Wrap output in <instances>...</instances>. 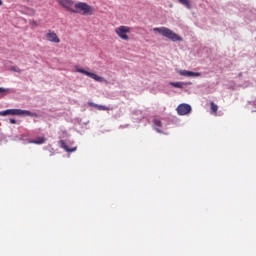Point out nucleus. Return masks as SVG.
Segmentation results:
<instances>
[{"label": "nucleus", "instance_id": "nucleus-9", "mask_svg": "<svg viewBox=\"0 0 256 256\" xmlns=\"http://www.w3.org/2000/svg\"><path fill=\"white\" fill-rule=\"evenodd\" d=\"M59 143L60 147L64 149V151H67V153H74V151H77V147L69 148V146H67V143H65V140H60Z\"/></svg>", "mask_w": 256, "mask_h": 256}, {"label": "nucleus", "instance_id": "nucleus-20", "mask_svg": "<svg viewBox=\"0 0 256 256\" xmlns=\"http://www.w3.org/2000/svg\"><path fill=\"white\" fill-rule=\"evenodd\" d=\"M88 105H89L90 107H95V106H97L98 104H95V103H93V102H89Z\"/></svg>", "mask_w": 256, "mask_h": 256}, {"label": "nucleus", "instance_id": "nucleus-21", "mask_svg": "<svg viewBox=\"0 0 256 256\" xmlns=\"http://www.w3.org/2000/svg\"><path fill=\"white\" fill-rule=\"evenodd\" d=\"M12 69H13V71H17L18 73H21V70H17L15 68H12Z\"/></svg>", "mask_w": 256, "mask_h": 256}, {"label": "nucleus", "instance_id": "nucleus-13", "mask_svg": "<svg viewBox=\"0 0 256 256\" xmlns=\"http://www.w3.org/2000/svg\"><path fill=\"white\" fill-rule=\"evenodd\" d=\"M172 87H176L177 89H183V83L182 82H172Z\"/></svg>", "mask_w": 256, "mask_h": 256}, {"label": "nucleus", "instance_id": "nucleus-17", "mask_svg": "<svg viewBox=\"0 0 256 256\" xmlns=\"http://www.w3.org/2000/svg\"><path fill=\"white\" fill-rule=\"evenodd\" d=\"M180 75H182L183 77H189V71L182 70V71H180Z\"/></svg>", "mask_w": 256, "mask_h": 256}, {"label": "nucleus", "instance_id": "nucleus-16", "mask_svg": "<svg viewBox=\"0 0 256 256\" xmlns=\"http://www.w3.org/2000/svg\"><path fill=\"white\" fill-rule=\"evenodd\" d=\"M154 125L156 127H162L163 123L159 119H154Z\"/></svg>", "mask_w": 256, "mask_h": 256}, {"label": "nucleus", "instance_id": "nucleus-6", "mask_svg": "<svg viewBox=\"0 0 256 256\" xmlns=\"http://www.w3.org/2000/svg\"><path fill=\"white\" fill-rule=\"evenodd\" d=\"M58 5L60 7H63V9H66L68 13H74L75 12V1L73 0H57Z\"/></svg>", "mask_w": 256, "mask_h": 256}, {"label": "nucleus", "instance_id": "nucleus-23", "mask_svg": "<svg viewBox=\"0 0 256 256\" xmlns=\"http://www.w3.org/2000/svg\"><path fill=\"white\" fill-rule=\"evenodd\" d=\"M1 5H3V0H0V7H1Z\"/></svg>", "mask_w": 256, "mask_h": 256}, {"label": "nucleus", "instance_id": "nucleus-15", "mask_svg": "<svg viewBox=\"0 0 256 256\" xmlns=\"http://www.w3.org/2000/svg\"><path fill=\"white\" fill-rule=\"evenodd\" d=\"M188 77H201V73L199 72H188Z\"/></svg>", "mask_w": 256, "mask_h": 256}, {"label": "nucleus", "instance_id": "nucleus-10", "mask_svg": "<svg viewBox=\"0 0 256 256\" xmlns=\"http://www.w3.org/2000/svg\"><path fill=\"white\" fill-rule=\"evenodd\" d=\"M210 109H211V113H214V115H217V111H219V106H217V104H215L214 102H211Z\"/></svg>", "mask_w": 256, "mask_h": 256}, {"label": "nucleus", "instance_id": "nucleus-11", "mask_svg": "<svg viewBox=\"0 0 256 256\" xmlns=\"http://www.w3.org/2000/svg\"><path fill=\"white\" fill-rule=\"evenodd\" d=\"M31 143H34L35 145H43V143H45V138L39 137L36 140H32Z\"/></svg>", "mask_w": 256, "mask_h": 256}, {"label": "nucleus", "instance_id": "nucleus-4", "mask_svg": "<svg viewBox=\"0 0 256 256\" xmlns=\"http://www.w3.org/2000/svg\"><path fill=\"white\" fill-rule=\"evenodd\" d=\"M114 31L119 39H122V41H129V33H131V27L119 26L116 27Z\"/></svg>", "mask_w": 256, "mask_h": 256}, {"label": "nucleus", "instance_id": "nucleus-12", "mask_svg": "<svg viewBox=\"0 0 256 256\" xmlns=\"http://www.w3.org/2000/svg\"><path fill=\"white\" fill-rule=\"evenodd\" d=\"M181 5H184L185 7H187V9H191V3L189 2V0H178Z\"/></svg>", "mask_w": 256, "mask_h": 256}, {"label": "nucleus", "instance_id": "nucleus-1", "mask_svg": "<svg viewBox=\"0 0 256 256\" xmlns=\"http://www.w3.org/2000/svg\"><path fill=\"white\" fill-rule=\"evenodd\" d=\"M154 33H159L163 37H166L167 39H170V41H183V38L173 32V30L167 28V27H158L153 28Z\"/></svg>", "mask_w": 256, "mask_h": 256}, {"label": "nucleus", "instance_id": "nucleus-19", "mask_svg": "<svg viewBox=\"0 0 256 256\" xmlns=\"http://www.w3.org/2000/svg\"><path fill=\"white\" fill-rule=\"evenodd\" d=\"M10 123L12 124V125H15L16 123H17V120H15V119H13V118H10Z\"/></svg>", "mask_w": 256, "mask_h": 256}, {"label": "nucleus", "instance_id": "nucleus-8", "mask_svg": "<svg viewBox=\"0 0 256 256\" xmlns=\"http://www.w3.org/2000/svg\"><path fill=\"white\" fill-rule=\"evenodd\" d=\"M178 115H189L191 113V105L180 104L176 109Z\"/></svg>", "mask_w": 256, "mask_h": 256}, {"label": "nucleus", "instance_id": "nucleus-7", "mask_svg": "<svg viewBox=\"0 0 256 256\" xmlns=\"http://www.w3.org/2000/svg\"><path fill=\"white\" fill-rule=\"evenodd\" d=\"M45 37L50 43H61V39H59V36H57L55 31L48 30Z\"/></svg>", "mask_w": 256, "mask_h": 256}, {"label": "nucleus", "instance_id": "nucleus-14", "mask_svg": "<svg viewBox=\"0 0 256 256\" xmlns=\"http://www.w3.org/2000/svg\"><path fill=\"white\" fill-rule=\"evenodd\" d=\"M96 109H98V111H109V107L104 106V105H97L95 106Z\"/></svg>", "mask_w": 256, "mask_h": 256}, {"label": "nucleus", "instance_id": "nucleus-3", "mask_svg": "<svg viewBox=\"0 0 256 256\" xmlns=\"http://www.w3.org/2000/svg\"><path fill=\"white\" fill-rule=\"evenodd\" d=\"M6 115H26L27 117H37L36 113L21 109H8L0 112V117H6Z\"/></svg>", "mask_w": 256, "mask_h": 256}, {"label": "nucleus", "instance_id": "nucleus-22", "mask_svg": "<svg viewBox=\"0 0 256 256\" xmlns=\"http://www.w3.org/2000/svg\"><path fill=\"white\" fill-rule=\"evenodd\" d=\"M156 131H157V133H161V131L159 130V128H156Z\"/></svg>", "mask_w": 256, "mask_h": 256}, {"label": "nucleus", "instance_id": "nucleus-24", "mask_svg": "<svg viewBox=\"0 0 256 256\" xmlns=\"http://www.w3.org/2000/svg\"><path fill=\"white\" fill-rule=\"evenodd\" d=\"M32 11V15H35V10H31Z\"/></svg>", "mask_w": 256, "mask_h": 256}, {"label": "nucleus", "instance_id": "nucleus-25", "mask_svg": "<svg viewBox=\"0 0 256 256\" xmlns=\"http://www.w3.org/2000/svg\"><path fill=\"white\" fill-rule=\"evenodd\" d=\"M26 1H31V0H26Z\"/></svg>", "mask_w": 256, "mask_h": 256}, {"label": "nucleus", "instance_id": "nucleus-18", "mask_svg": "<svg viewBox=\"0 0 256 256\" xmlns=\"http://www.w3.org/2000/svg\"><path fill=\"white\" fill-rule=\"evenodd\" d=\"M9 88H1L0 87V93H8Z\"/></svg>", "mask_w": 256, "mask_h": 256}, {"label": "nucleus", "instance_id": "nucleus-5", "mask_svg": "<svg viewBox=\"0 0 256 256\" xmlns=\"http://www.w3.org/2000/svg\"><path fill=\"white\" fill-rule=\"evenodd\" d=\"M76 71H77V73H82V75H86L87 77L94 79V81H97L98 83H103V81H105V78H103L93 72H89L83 68L76 67Z\"/></svg>", "mask_w": 256, "mask_h": 256}, {"label": "nucleus", "instance_id": "nucleus-2", "mask_svg": "<svg viewBox=\"0 0 256 256\" xmlns=\"http://www.w3.org/2000/svg\"><path fill=\"white\" fill-rule=\"evenodd\" d=\"M78 13L79 15H94L95 7L85 3V2H77L75 4L74 12Z\"/></svg>", "mask_w": 256, "mask_h": 256}]
</instances>
